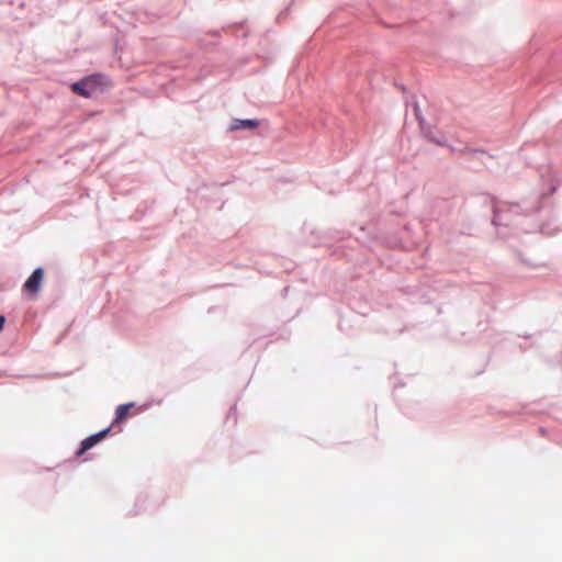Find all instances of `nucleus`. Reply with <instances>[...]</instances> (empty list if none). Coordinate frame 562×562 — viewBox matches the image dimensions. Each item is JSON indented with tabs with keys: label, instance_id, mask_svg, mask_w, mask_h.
Returning a JSON list of instances; mask_svg holds the SVG:
<instances>
[{
	"label": "nucleus",
	"instance_id": "2",
	"mask_svg": "<svg viewBox=\"0 0 562 562\" xmlns=\"http://www.w3.org/2000/svg\"><path fill=\"white\" fill-rule=\"evenodd\" d=\"M111 429H112V426L103 429L102 431H100L98 434H94V435L86 438L81 442V447L78 450L77 456L83 454L87 450L91 449L94 445H97L99 441L104 439L106 437V435L110 432Z\"/></svg>",
	"mask_w": 562,
	"mask_h": 562
},
{
	"label": "nucleus",
	"instance_id": "6",
	"mask_svg": "<svg viewBox=\"0 0 562 562\" xmlns=\"http://www.w3.org/2000/svg\"><path fill=\"white\" fill-rule=\"evenodd\" d=\"M4 322H5L4 316H0V331H1V330H2V328H3Z\"/></svg>",
	"mask_w": 562,
	"mask_h": 562
},
{
	"label": "nucleus",
	"instance_id": "4",
	"mask_svg": "<svg viewBox=\"0 0 562 562\" xmlns=\"http://www.w3.org/2000/svg\"><path fill=\"white\" fill-rule=\"evenodd\" d=\"M134 406H135L134 403H127V404H123V405L117 406V408L115 411V418H114V422L112 424V427L115 424H120V423L125 422L127 419V417L130 416L131 409L134 408Z\"/></svg>",
	"mask_w": 562,
	"mask_h": 562
},
{
	"label": "nucleus",
	"instance_id": "3",
	"mask_svg": "<svg viewBox=\"0 0 562 562\" xmlns=\"http://www.w3.org/2000/svg\"><path fill=\"white\" fill-rule=\"evenodd\" d=\"M93 88L94 82L92 79H85L72 85V91L83 97H89Z\"/></svg>",
	"mask_w": 562,
	"mask_h": 562
},
{
	"label": "nucleus",
	"instance_id": "1",
	"mask_svg": "<svg viewBox=\"0 0 562 562\" xmlns=\"http://www.w3.org/2000/svg\"><path fill=\"white\" fill-rule=\"evenodd\" d=\"M44 278V270L42 268H37L33 271L31 277L23 284V291L30 294L32 297L36 296L38 292L42 281Z\"/></svg>",
	"mask_w": 562,
	"mask_h": 562
},
{
	"label": "nucleus",
	"instance_id": "5",
	"mask_svg": "<svg viewBox=\"0 0 562 562\" xmlns=\"http://www.w3.org/2000/svg\"><path fill=\"white\" fill-rule=\"evenodd\" d=\"M239 126L243 128H256L258 126V122L255 120H244L239 122Z\"/></svg>",
	"mask_w": 562,
	"mask_h": 562
}]
</instances>
